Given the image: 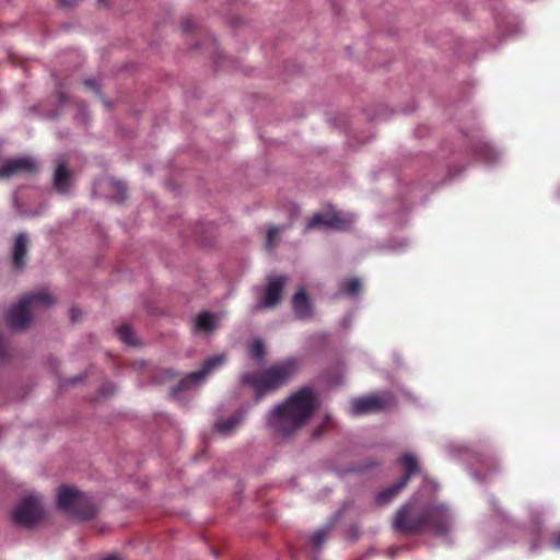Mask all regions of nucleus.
I'll list each match as a JSON object with an SVG mask.
<instances>
[{
  "instance_id": "1",
  "label": "nucleus",
  "mask_w": 560,
  "mask_h": 560,
  "mask_svg": "<svg viewBox=\"0 0 560 560\" xmlns=\"http://www.w3.org/2000/svg\"><path fill=\"white\" fill-rule=\"evenodd\" d=\"M392 526L395 532L404 535H420L430 533L445 536L452 527V517L447 506L440 502L420 505L411 498L395 513Z\"/></svg>"
},
{
  "instance_id": "2",
  "label": "nucleus",
  "mask_w": 560,
  "mask_h": 560,
  "mask_svg": "<svg viewBox=\"0 0 560 560\" xmlns=\"http://www.w3.org/2000/svg\"><path fill=\"white\" fill-rule=\"evenodd\" d=\"M317 408L313 389L303 387L268 415L269 427L281 435H291L304 427Z\"/></svg>"
},
{
  "instance_id": "3",
  "label": "nucleus",
  "mask_w": 560,
  "mask_h": 560,
  "mask_svg": "<svg viewBox=\"0 0 560 560\" xmlns=\"http://www.w3.org/2000/svg\"><path fill=\"white\" fill-rule=\"evenodd\" d=\"M300 370V362L289 358L277 362L262 372H247L242 375V383L252 387L257 398L287 384Z\"/></svg>"
},
{
  "instance_id": "4",
  "label": "nucleus",
  "mask_w": 560,
  "mask_h": 560,
  "mask_svg": "<svg viewBox=\"0 0 560 560\" xmlns=\"http://www.w3.org/2000/svg\"><path fill=\"white\" fill-rule=\"evenodd\" d=\"M55 302L47 291H38L24 295L7 314V323L12 329H23L32 319L31 311L38 305L48 306Z\"/></svg>"
},
{
  "instance_id": "5",
  "label": "nucleus",
  "mask_w": 560,
  "mask_h": 560,
  "mask_svg": "<svg viewBox=\"0 0 560 560\" xmlns=\"http://www.w3.org/2000/svg\"><path fill=\"white\" fill-rule=\"evenodd\" d=\"M57 502L61 510L80 520H90L97 511L91 498L75 488L61 487Z\"/></svg>"
},
{
  "instance_id": "6",
  "label": "nucleus",
  "mask_w": 560,
  "mask_h": 560,
  "mask_svg": "<svg viewBox=\"0 0 560 560\" xmlns=\"http://www.w3.org/2000/svg\"><path fill=\"white\" fill-rule=\"evenodd\" d=\"M396 407L397 398L388 390L372 393L352 400V412L355 415L388 412Z\"/></svg>"
},
{
  "instance_id": "7",
  "label": "nucleus",
  "mask_w": 560,
  "mask_h": 560,
  "mask_svg": "<svg viewBox=\"0 0 560 560\" xmlns=\"http://www.w3.org/2000/svg\"><path fill=\"white\" fill-rule=\"evenodd\" d=\"M45 518V510L38 495L30 494L22 499L12 513L13 522L25 528H33Z\"/></svg>"
},
{
  "instance_id": "8",
  "label": "nucleus",
  "mask_w": 560,
  "mask_h": 560,
  "mask_svg": "<svg viewBox=\"0 0 560 560\" xmlns=\"http://www.w3.org/2000/svg\"><path fill=\"white\" fill-rule=\"evenodd\" d=\"M345 229V221L334 210L315 213L305 224L304 233L313 230L329 231Z\"/></svg>"
},
{
  "instance_id": "9",
  "label": "nucleus",
  "mask_w": 560,
  "mask_h": 560,
  "mask_svg": "<svg viewBox=\"0 0 560 560\" xmlns=\"http://www.w3.org/2000/svg\"><path fill=\"white\" fill-rule=\"evenodd\" d=\"M224 360L225 357L221 354L207 359L199 371L189 373L176 387L173 388V394L176 395L178 392L187 389L191 384L202 381L209 373L220 366Z\"/></svg>"
},
{
  "instance_id": "10",
  "label": "nucleus",
  "mask_w": 560,
  "mask_h": 560,
  "mask_svg": "<svg viewBox=\"0 0 560 560\" xmlns=\"http://www.w3.org/2000/svg\"><path fill=\"white\" fill-rule=\"evenodd\" d=\"M285 283L287 277L284 276L270 278L265 288L264 298L258 302L257 308H272L277 306L281 302Z\"/></svg>"
},
{
  "instance_id": "11",
  "label": "nucleus",
  "mask_w": 560,
  "mask_h": 560,
  "mask_svg": "<svg viewBox=\"0 0 560 560\" xmlns=\"http://www.w3.org/2000/svg\"><path fill=\"white\" fill-rule=\"evenodd\" d=\"M37 172L35 161L30 158L11 159L0 165V178H10L16 174H34Z\"/></svg>"
},
{
  "instance_id": "12",
  "label": "nucleus",
  "mask_w": 560,
  "mask_h": 560,
  "mask_svg": "<svg viewBox=\"0 0 560 560\" xmlns=\"http://www.w3.org/2000/svg\"><path fill=\"white\" fill-rule=\"evenodd\" d=\"M72 173L65 161H59L54 175L52 185L58 194L66 195L70 191Z\"/></svg>"
},
{
  "instance_id": "13",
  "label": "nucleus",
  "mask_w": 560,
  "mask_h": 560,
  "mask_svg": "<svg viewBox=\"0 0 560 560\" xmlns=\"http://www.w3.org/2000/svg\"><path fill=\"white\" fill-rule=\"evenodd\" d=\"M28 245L30 240L26 233H20L16 235L12 249V262L14 269L22 270L25 267Z\"/></svg>"
},
{
  "instance_id": "14",
  "label": "nucleus",
  "mask_w": 560,
  "mask_h": 560,
  "mask_svg": "<svg viewBox=\"0 0 560 560\" xmlns=\"http://www.w3.org/2000/svg\"><path fill=\"white\" fill-rule=\"evenodd\" d=\"M295 316L300 319L310 318L313 314L311 301L304 289L299 290L292 298Z\"/></svg>"
},
{
  "instance_id": "15",
  "label": "nucleus",
  "mask_w": 560,
  "mask_h": 560,
  "mask_svg": "<svg viewBox=\"0 0 560 560\" xmlns=\"http://www.w3.org/2000/svg\"><path fill=\"white\" fill-rule=\"evenodd\" d=\"M399 464L402 466L404 469V476L399 478V482L402 486H407L410 478L420 472V466L415 455L410 453L404 454L399 459Z\"/></svg>"
},
{
  "instance_id": "16",
  "label": "nucleus",
  "mask_w": 560,
  "mask_h": 560,
  "mask_svg": "<svg viewBox=\"0 0 560 560\" xmlns=\"http://www.w3.org/2000/svg\"><path fill=\"white\" fill-rule=\"evenodd\" d=\"M405 488L399 481L395 482L394 485L381 490L375 495V502L377 505H386L390 503L398 493Z\"/></svg>"
},
{
  "instance_id": "17",
  "label": "nucleus",
  "mask_w": 560,
  "mask_h": 560,
  "mask_svg": "<svg viewBox=\"0 0 560 560\" xmlns=\"http://www.w3.org/2000/svg\"><path fill=\"white\" fill-rule=\"evenodd\" d=\"M242 420H243V415L241 412H237V413L231 416L226 420L218 421L214 424V428L219 433L228 435L231 431H233L242 422Z\"/></svg>"
},
{
  "instance_id": "18",
  "label": "nucleus",
  "mask_w": 560,
  "mask_h": 560,
  "mask_svg": "<svg viewBox=\"0 0 560 560\" xmlns=\"http://www.w3.org/2000/svg\"><path fill=\"white\" fill-rule=\"evenodd\" d=\"M214 327L213 317L210 313L203 312L197 316L196 329L201 331H210Z\"/></svg>"
},
{
  "instance_id": "19",
  "label": "nucleus",
  "mask_w": 560,
  "mask_h": 560,
  "mask_svg": "<svg viewBox=\"0 0 560 560\" xmlns=\"http://www.w3.org/2000/svg\"><path fill=\"white\" fill-rule=\"evenodd\" d=\"M117 335L119 339L128 346H135L136 340L133 338V332L127 325H121L117 328Z\"/></svg>"
},
{
  "instance_id": "20",
  "label": "nucleus",
  "mask_w": 560,
  "mask_h": 560,
  "mask_svg": "<svg viewBox=\"0 0 560 560\" xmlns=\"http://www.w3.org/2000/svg\"><path fill=\"white\" fill-rule=\"evenodd\" d=\"M329 527H324L316 530L310 538V542L314 548H319L327 539Z\"/></svg>"
},
{
  "instance_id": "21",
  "label": "nucleus",
  "mask_w": 560,
  "mask_h": 560,
  "mask_svg": "<svg viewBox=\"0 0 560 560\" xmlns=\"http://www.w3.org/2000/svg\"><path fill=\"white\" fill-rule=\"evenodd\" d=\"M281 230L282 229L280 226H272L268 230L265 244L267 249H272L276 246Z\"/></svg>"
},
{
  "instance_id": "22",
  "label": "nucleus",
  "mask_w": 560,
  "mask_h": 560,
  "mask_svg": "<svg viewBox=\"0 0 560 560\" xmlns=\"http://www.w3.org/2000/svg\"><path fill=\"white\" fill-rule=\"evenodd\" d=\"M477 154L483 159L486 162L491 163L495 160V152L493 149L487 144L482 143L477 152Z\"/></svg>"
},
{
  "instance_id": "23",
  "label": "nucleus",
  "mask_w": 560,
  "mask_h": 560,
  "mask_svg": "<svg viewBox=\"0 0 560 560\" xmlns=\"http://www.w3.org/2000/svg\"><path fill=\"white\" fill-rule=\"evenodd\" d=\"M249 354L257 360H261L265 357V346L262 341H253V343L249 347Z\"/></svg>"
},
{
  "instance_id": "24",
  "label": "nucleus",
  "mask_w": 560,
  "mask_h": 560,
  "mask_svg": "<svg viewBox=\"0 0 560 560\" xmlns=\"http://www.w3.org/2000/svg\"><path fill=\"white\" fill-rule=\"evenodd\" d=\"M113 187L119 194L117 197L118 202H122L125 199H127V188L124 183L115 182L113 183Z\"/></svg>"
},
{
  "instance_id": "25",
  "label": "nucleus",
  "mask_w": 560,
  "mask_h": 560,
  "mask_svg": "<svg viewBox=\"0 0 560 560\" xmlns=\"http://www.w3.org/2000/svg\"><path fill=\"white\" fill-rule=\"evenodd\" d=\"M550 544H551V547L555 549V550H559L560 549V530L558 532H555L551 537H550Z\"/></svg>"
},
{
  "instance_id": "26",
  "label": "nucleus",
  "mask_w": 560,
  "mask_h": 560,
  "mask_svg": "<svg viewBox=\"0 0 560 560\" xmlns=\"http://www.w3.org/2000/svg\"><path fill=\"white\" fill-rule=\"evenodd\" d=\"M377 465H378V463H377V462H374V460H373V462H369V463H368L366 465H364V466H353V465H352L351 471H352V472H353V471H364V470L370 469V468H372V467H375V466H377Z\"/></svg>"
},
{
  "instance_id": "27",
  "label": "nucleus",
  "mask_w": 560,
  "mask_h": 560,
  "mask_svg": "<svg viewBox=\"0 0 560 560\" xmlns=\"http://www.w3.org/2000/svg\"><path fill=\"white\" fill-rule=\"evenodd\" d=\"M360 291H361L360 279L352 277V300L355 298V295L359 294Z\"/></svg>"
},
{
  "instance_id": "28",
  "label": "nucleus",
  "mask_w": 560,
  "mask_h": 560,
  "mask_svg": "<svg viewBox=\"0 0 560 560\" xmlns=\"http://www.w3.org/2000/svg\"><path fill=\"white\" fill-rule=\"evenodd\" d=\"M183 28L185 32H190L195 28V21L190 18L183 20Z\"/></svg>"
},
{
  "instance_id": "29",
  "label": "nucleus",
  "mask_w": 560,
  "mask_h": 560,
  "mask_svg": "<svg viewBox=\"0 0 560 560\" xmlns=\"http://www.w3.org/2000/svg\"><path fill=\"white\" fill-rule=\"evenodd\" d=\"M59 4L65 8H70L77 5L78 0H59Z\"/></svg>"
},
{
  "instance_id": "30",
  "label": "nucleus",
  "mask_w": 560,
  "mask_h": 560,
  "mask_svg": "<svg viewBox=\"0 0 560 560\" xmlns=\"http://www.w3.org/2000/svg\"><path fill=\"white\" fill-rule=\"evenodd\" d=\"M84 85L90 90H96V81L94 79H86Z\"/></svg>"
},
{
  "instance_id": "31",
  "label": "nucleus",
  "mask_w": 560,
  "mask_h": 560,
  "mask_svg": "<svg viewBox=\"0 0 560 560\" xmlns=\"http://www.w3.org/2000/svg\"><path fill=\"white\" fill-rule=\"evenodd\" d=\"M70 314H71L72 322H75V320H78V318L80 316V311L73 307V308H71Z\"/></svg>"
},
{
  "instance_id": "32",
  "label": "nucleus",
  "mask_w": 560,
  "mask_h": 560,
  "mask_svg": "<svg viewBox=\"0 0 560 560\" xmlns=\"http://www.w3.org/2000/svg\"><path fill=\"white\" fill-rule=\"evenodd\" d=\"M328 422H329V419H327V420H326V422H325L323 425H320V427H318L317 429H315V431H314V435H315L316 438H317V436H319V435L322 434V432L324 431V427H325V425H327V424H328Z\"/></svg>"
},
{
  "instance_id": "33",
  "label": "nucleus",
  "mask_w": 560,
  "mask_h": 560,
  "mask_svg": "<svg viewBox=\"0 0 560 560\" xmlns=\"http://www.w3.org/2000/svg\"><path fill=\"white\" fill-rule=\"evenodd\" d=\"M59 98H60V103H65L67 101L66 95L62 92H59Z\"/></svg>"
},
{
  "instance_id": "34",
  "label": "nucleus",
  "mask_w": 560,
  "mask_h": 560,
  "mask_svg": "<svg viewBox=\"0 0 560 560\" xmlns=\"http://www.w3.org/2000/svg\"><path fill=\"white\" fill-rule=\"evenodd\" d=\"M342 287H343V290H345L346 292H347V291H350V282H348V283H347V282H345V283L342 284Z\"/></svg>"
},
{
  "instance_id": "35",
  "label": "nucleus",
  "mask_w": 560,
  "mask_h": 560,
  "mask_svg": "<svg viewBox=\"0 0 560 560\" xmlns=\"http://www.w3.org/2000/svg\"><path fill=\"white\" fill-rule=\"evenodd\" d=\"M104 560H120V558H118L116 556H109V557L105 558Z\"/></svg>"
}]
</instances>
